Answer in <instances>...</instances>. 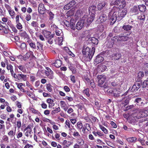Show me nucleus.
Wrapping results in <instances>:
<instances>
[{
  "label": "nucleus",
  "instance_id": "5",
  "mask_svg": "<svg viewBox=\"0 0 148 148\" xmlns=\"http://www.w3.org/2000/svg\"><path fill=\"white\" fill-rule=\"evenodd\" d=\"M42 33L44 36V37L47 38H49L50 37L53 38L54 34H51V32L45 29H43L42 31Z\"/></svg>",
  "mask_w": 148,
  "mask_h": 148
},
{
  "label": "nucleus",
  "instance_id": "19",
  "mask_svg": "<svg viewBox=\"0 0 148 148\" xmlns=\"http://www.w3.org/2000/svg\"><path fill=\"white\" fill-rule=\"evenodd\" d=\"M98 82H104L106 80V77L104 75H99L98 76Z\"/></svg>",
  "mask_w": 148,
  "mask_h": 148
},
{
  "label": "nucleus",
  "instance_id": "60",
  "mask_svg": "<svg viewBox=\"0 0 148 148\" xmlns=\"http://www.w3.org/2000/svg\"><path fill=\"white\" fill-rule=\"evenodd\" d=\"M63 41V39L62 37L58 38V44L59 45H61L62 44V42Z\"/></svg>",
  "mask_w": 148,
  "mask_h": 148
},
{
  "label": "nucleus",
  "instance_id": "16",
  "mask_svg": "<svg viewBox=\"0 0 148 148\" xmlns=\"http://www.w3.org/2000/svg\"><path fill=\"white\" fill-rule=\"evenodd\" d=\"M135 118V121H136V123L139 121L140 122H142L143 121V119H140L142 118L140 115V113L138 114L136 116H134Z\"/></svg>",
  "mask_w": 148,
  "mask_h": 148
},
{
  "label": "nucleus",
  "instance_id": "9",
  "mask_svg": "<svg viewBox=\"0 0 148 148\" xmlns=\"http://www.w3.org/2000/svg\"><path fill=\"white\" fill-rule=\"evenodd\" d=\"M96 8V7L95 5H92L90 6L88 9L89 14H90L91 13L90 15L95 16Z\"/></svg>",
  "mask_w": 148,
  "mask_h": 148
},
{
  "label": "nucleus",
  "instance_id": "41",
  "mask_svg": "<svg viewBox=\"0 0 148 148\" xmlns=\"http://www.w3.org/2000/svg\"><path fill=\"white\" fill-rule=\"evenodd\" d=\"M90 40L91 42L95 45H97L98 43V40L95 37H92L90 38Z\"/></svg>",
  "mask_w": 148,
  "mask_h": 148
},
{
  "label": "nucleus",
  "instance_id": "48",
  "mask_svg": "<svg viewBox=\"0 0 148 148\" xmlns=\"http://www.w3.org/2000/svg\"><path fill=\"white\" fill-rule=\"evenodd\" d=\"M140 115L142 117H146L147 116H148V111L147 110L144 111L141 114L140 113Z\"/></svg>",
  "mask_w": 148,
  "mask_h": 148
},
{
  "label": "nucleus",
  "instance_id": "7",
  "mask_svg": "<svg viewBox=\"0 0 148 148\" xmlns=\"http://www.w3.org/2000/svg\"><path fill=\"white\" fill-rule=\"evenodd\" d=\"M84 24V23L81 19L77 23L75 26L76 29L78 30H81L83 28Z\"/></svg>",
  "mask_w": 148,
  "mask_h": 148
},
{
  "label": "nucleus",
  "instance_id": "2",
  "mask_svg": "<svg viewBox=\"0 0 148 148\" xmlns=\"http://www.w3.org/2000/svg\"><path fill=\"white\" fill-rule=\"evenodd\" d=\"M95 16L90 14L84 15L81 18L84 23L89 25L90 24L94 19Z\"/></svg>",
  "mask_w": 148,
  "mask_h": 148
},
{
  "label": "nucleus",
  "instance_id": "12",
  "mask_svg": "<svg viewBox=\"0 0 148 148\" xmlns=\"http://www.w3.org/2000/svg\"><path fill=\"white\" fill-rule=\"evenodd\" d=\"M125 3V0H116L114 2V4L117 6H121Z\"/></svg>",
  "mask_w": 148,
  "mask_h": 148
},
{
  "label": "nucleus",
  "instance_id": "8",
  "mask_svg": "<svg viewBox=\"0 0 148 148\" xmlns=\"http://www.w3.org/2000/svg\"><path fill=\"white\" fill-rule=\"evenodd\" d=\"M18 81L21 82L22 80L26 81L27 79V75H26L23 74L21 73L18 74Z\"/></svg>",
  "mask_w": 148,
  "mask_h": 148
},
{
  "label": "nucleus",
  "instance_id": "58",
  "mask_svg": "<svg viewBox=\"0 0 148 148\" xmlns=\"http://www.w3.org/2000/svg\"><path fill=\"white\" fill-rule=\"evenodd\" d=\"M85 127L86 130L88 131H89L91 130V129L90 127V125L88 123H86L84 125Z\"/></svg>",
  "mask_w": 148,
  "mask_h": 148
},
{
  "label": "nucleus",
  "instance_id": "32",
  "mask_svg": "<svg viewBox=\"0 0 148 148\" xmlns=\"http://www.w3.org/2000/svg\"><path fill=\"white\" fill-rule=\"evenodd\" d=\"M112 41V43L113 44L115 42H116L119 41V36H115L112 38L111 39Z\"/></svg>",
  "mask_w": 148,
  "mask_h": 148
},
{
  "label": "nucleus",
  "instance_id": "13",
  "mask_svg": "<svg viewBox=\"0 0 148 148\" xmlns=\"http://www.w3.org/2000/svg\"><path fill=\"white\" fill-rule=\"evenodd\" d=\"M5 73L6 71L5 70H2L1 68H0V79L1 81H3L5 77L4 75L5 74Z\"/></svg>",
  "mask_w": 148,
  "mask_h": 148
},
{
  "label": "nucleus",
  "instance_id": "11",
  "mask_svg": "<svg viewBox=\"0 0 148 148\" xmlns=\"http://www.w3.org/2000/svg\"><path fill=\"white\" fill-rule=\"evenodd\" d=\"M107 16L105 14H102L98 19L97 21L99 23H101L105 21L107 19Z\"/></svg>",
  "mask_w": 148,
  "mask_h": 148
},
{
  "label": "nucleus",
  "instance_id": "47",
  "mask_svg": "<svg viewBox=\"0 0 148 148\" xmlns=\"http://www.w3.org/2000/svg\"><path fill=\"white\" fill-rule=\"evenodd\" d=\"M31 25L32 27L35 28L36 27H38V24L37 21H32L31 23Z\"/></svg>",
  "mask_w": 148,
  "mask_h": 148
},
{
  "label": "nucleus",
  "instance_id": "49",
  "mask_svg": "<svg viewBox=\"0 0 148 148\" xmlns=\"http://www.w3.org/2000/svg\"><path fill=\"white\" fill-rule=\"evenodd\" d=\"M47 12L49 16V19L50 20H52L54 18V14L51 12L49 10L47 11Z\"/></svg>",
  "mask_w": 148,
  "mask_h": 148
},
{
  "label": "nucleus",
  "instance_id": "38",
  "mask_svg": "<svg viewBox=\"0 0 148 148\" xmlns=\"http://www.w3.org/2000/svg\"><path fill=\"white\" fill-rule=\"evenodd\" d=\"M17 67L18 69L22 71L23 73H25L26 71V70L24 66L21 65H17Z\"/></svg>",
  "mask_w": 148,
  "mask_h": 148
},
{
  "label": "nucleus",
  "instance_id": "50",
  "mask_svg": "<svg viewBox=\"0 0 148 148\" xmlns=\"http://www.w3.org/2000/svg\"><path fill=\"white\" fill-rule=\"evenodd\" d=\"M46 87L47 90L50 92L52 91V86L49 84H46Z\"/></svg>",
  "mask_w": 148,
  "mask_h": 148
},
{
  "label": "nucleus",
  "instance_id": "35",
  "mask_svg": "<svg viewBox=\"0 0 148 148\" xmlns=\"http://www.w3.org/2000/svg\"><path fill=\"white\" fill-rule=\"evenodd\" d=\"M121 56V54L120 53H116L112 56L113 58L115 60H118L120 59Z\"/></svg>",
  "mask_w": 148,
  "mask_h": 148
},
{
  "label": "nucleus",
  "instance_id": "40",
  "mask_svg": "<svg viewBox=\"0 0 148 148\" xmlns=\"http://www.w3.org/2000/svg\"><path fill=\"white\" fill-rule=\"evenodd\" d=\"M124 99L125 100L124 101V102H123L124 106H125L128 104L129 100H130V98L129 96H128L127 97H125V98Z\"/></svg>",
  "mask_w": 148,
  "mask_h": 148
},
{
  "label": "nucleus",
  "instance_id": "55",
  "mask_svg": "<svg viewBox=\"0 0 148 148\" xmlns=\"http://www.w3.org/2000/svg\"><path fill=\"white\" fill-rule=\"evenodd\" d=\"M3 140L7 143L9 142V138L6 135L3 136L2 138Z\"/></svg>",
  "mask_w": 148,
  "mask_h": 148
},
{
  "label": "nucleus",
  "instance_id": "42",
  "mask_svg": "<svg viewBox=\"0 0 148 148\" xmlns=\"http://www.w3.org/2000/svg\"><path fill=\"white\" fill-rule=\"evenodd\" d=\"M62 144L63 145L66 146L67 147H68L71 144V143L69 141H67L66 140H64L62 142Z\"/></svg>",
  "mask_w": 148,
  "mask_h": 148
},
{
  "label": "nucleus",
  "instance_id": "25",
  "mask_svg": "<svg viewBox=\"0 0 148 148\" xmlns=\"http://www.w3.org/2000/svg\"><path fill=\"white\" fill-rule=\"evenodd\" d=\"M104 82H98V85L99 86L104 88H108L109 86L108 84L107 83H105L104 84H103Z\"/></svg>",
  "mask_w": 148,
  "mask_h": 148
},
{
  "label": "nucleus",
  "instance_id": "20",
  "mask_svg": "<svg viewBox=\"0 0 148 148\" xmlns=\"http://www.w3.org/2000/svg\"><path fill=\"white\" fill-rule=\"evenodd\" d=\"M106 4V3L104 1L101 3H99L97 5L98 9L99 10H101L104 7Z\"/></svg>",
  "mask_w": 148,
  "mask_h": 148
},
{
  "label": "nucleus",
  "instance_id": "53",
  "mask_svg": "<svg viewBox=\"0 0 148 148\" xmlns=\"http://www.w3.org/2000/svg\"><path fill=\"white\" fill-rule=\"evenodd\" d=\"M77 128L79 130H81L83 127V125L82 123L80 122H78L77 123Z\"/></svg>",
  "mask_w": 148,
  "mask_h": 148
},
{
  "label": "nucleus",
  "instance_id": "23",
  "mask_svg": "<svg viewBox=\"0 0 148 148\" xmlns=\"http://www.w3.org/2000/svg\"><path fill=\"white\" fill-rule=\"evenodd\" d=\"M73 130L71 131V133H73V135L75 138L79 137H81L80 135L79 134V132L77 131L75 129H73Z\"/></svg>",
  "mask_w": 148,
  "mask_h": 148
},
{
  "label": "nucleus",
  "instance_id": "1",
  "mask_svg": "<svg viewBox=\"0 0 148 148\" xmlns=\"http://www.w3.org/2000/svg\"><path fill=\"white\" fill-rule=\"evenodd\" d=\"M95 51V48L94 47H92L90 51V48L88 47H84L82 50V53L84 57L85 58L88 57L89 60H91L94 55Z\"/></svg>",
  "mask_w": 148,
  "mask_h": 148
},
{
  "label": "nucleus",
  "instance_id": "31",
  "mask_svg": "<svg viewBox=\"0 0 148 148\" xmlns=\"http://www.w3.org/2000/svg\"><path fill=\"white\" fill-rule=\"evenodd\" d=\"M62 62L61 60H56L55 62L54 63V66L57 68H58L61 66Z\"/></svg>",
  "mask_w": 148,
  "mask_h": 148
},
{
  "label": "nucleus",
  "instance_id": "57",
  "mask_svg": "<svg viewBox=\"0 0 148 148\" xmlns=\"http://www.w3.org/2000/svg\"><path fill=\"white\" fill-rule=\"evenodd\" d=\"M76 22L70 23V26L71 28L72 29L74 30L75 29V25Z\"/></svg>",
  "mask_w": 148,
  "mask_h": 148
},
{
  "label": "nucleus",
  "instance_id": "39",
  "mask_svg": "<svg viewBox=\"0 0 148 148\" xmlns=\"http://www.w3.org/2000/svg\"><path fill=\"white\" fill-rule=\"evenodd\" d=\"M119 36V41H127L129 39V38L126 36H124L122 35Z\"/></svg>",
  "mask_w": 148,
  "mask_h": 148
},
{
  "label": "nucleus",
  "instance_id": "44",
  "mask_svg": "<svg viewBox=\"0 0 148 148\" xmlns=\"http://www.w3.org/2000/svg\"><path fill=\"white\" fill-rule=\"evenodd\" d=\"M74 14V11L73 10H70L66 13V16L68 18L71 17Z\"/></svg>",
  "mask_w": 148,
  "mask_h": 148
},
{
  "label": "nucleus",
  "instance_id": "26",
  "mask_svg": "<svg viewBox=\"0 0 148 148\" xmlns=\"http://www.w3.org/2000/svg\"><path fill=\"white\" fill-rule=\"evenodd\" d=\"M127 141L130 143H135L136 142L137 138L135 137H131L126 139Z\"/></svg>",
  "mask_w": 148,
  "mask_h": 148
},
{
  "label": "nucleus",
  "instance_id": "4",
  "mask_svg": "<svg viewBox=\"0 0 148 148\" xmlns=\"http://www.w3.org/2000/svg\"><path fill=\"white\" fill-rule=\"evenodd\" d=\"M32 126L30 125H28L24 129V132L26 131L25 133V136L27 137H29L30 138H32L33 134V132H32Z\"/></svg>",
  "mask_w": 148,
  "mask_h": 148
},
{
  "label": "nucleus",
  "instance_id": "46",
  "mask_svg": "<svg viewBox=\"0 0 148 148\" xmlns=\"http://www.w3.org/2000/svg\"><path fill=\"white\" fill-rule=\"evenodd\" d=\"M135 101L138 103L137 105L139 106L141 105L143 103L141 98H138L136 99Z\"/></svg>",
  "mask_w": 148,
  "mask_h": 148
},
{
  "label": "nucleus",
  "instance_id": "54",
  "mask_svg": "<svg viewBox=\"0 0 148 148\" xmlns=\"http://www.w3.org/2000/svg\"><path fill=\"white\" fill-rule=\"evenodd\" d=\"M148 86V78H147L146 80L144 81L143 82V87L145 88Z\"/></svg>",
  "mask_w": 148,
  "mask_h": 148
},
{
  "label": "nucleus",
  "instance_id": "27",
  "mask_svg": "<svg viewBox=\"0 0 148 148\" xmlns=\"http://www.w3.org/2000/svg\"><path fill=\"white\" fill-rule=\"evenodd\" d=\"M77 143L81 145L82 147H84V141L83 139L80 138H78L77 140Z\"/></svg>",
  "mask_w": 148,
  "mask_h": 148
},
{
  "label": "nucleus",
  "instance_id": "36",
  "mask_svg": "<svg viewBox=\"0 0 148 148\" xmlns=\"http://www.w3.org/2000/svg\"><path fill=\"white\" fill-rule=\"evenodd\" d=\"M98 69L101 72H103L106 69L107 67L105 65L100 64L99 65Z\"/></svg>",
  "mask_w": 148,
  "mask_h": 148
},
{
  "label": "nucleus",
  "instance_id": "43",
  "mask_svg": "<svg viewBox=\"0 0 148 148\" xmlns=\"http://www.w3.org/2000/svg\"><path fill=\"white\" fill-rule=\"evenodd\" d=\"M138 18L140 20H144L145 18V16L144 13H140V14L138 16Z\"/></svg>",
  "mask_w": 148,
  "mask_h": 148
},
{
  "label": "nucleus",
  "instance_id": "62",
  "mask_svg": "<svg viewBox=\"0 0 148 148\" xmlns=\"http://www.w3.org/2000/svg\"><path fill=\"white\" fill-rule=\"evenodd\" d=\"M29 45L31 48L34 49H36V47L35 43L32 42V43H30Z\"/></svg>",
  "mask_w": 148,
  "mask_h": 148
},
{
  "label": "nucleus",
  "instance_id": "6",
  "mask_svg": "<svg viewBox=\"0 0 148 148\" xmlns=\"http://www.w3.org/2000/svg\"><path fill=\"white\" fill-rule=\"evenodd\" d=\"M118 12V15L119 18L118 19V20H121L127 14V10L125 9H123L121 10H119Z\"/></svg>",
  "mask_w": 148,
  "mask_h": 148
},
{
  "label": "nucleus",
  "instance_id": "34",
  "mask_svg": "<svg viewBox=\"0 0 148 148\" xmlns=\"http://www.w3.org/2000/svg\"><path fill=\"white\" fill-rule=\"evenodd\" d=\"M26 93L27 95L30 98H32L33 100H35V96L32 92L30 91H27Z\"/></svg>",
  "mask_w": 148,
  "mask_h": 148
},
{
  "label": "nucleus",
  "instance_id": "30",
  "mask_svg": "<svg viewBox=\"0 0 148 148\" xmlns=\"http://www.w3.org/2000/svg\"><path fill=\"white\" fill-rule=\"evenodd\" d=\"M35 34L36 37L38 38L40 40L42 41H45V39L44 36L38 32H36Z\"/></svg>",
  "mask_w": 148,
  "mask_h": 148
},
{
  "label": "nucleus",
  "instance_id": "14",
  "mask_svg": "<svg viewBox=\"0 0 148 148\" xmlns=\"http://www.w3.org/2000/svg\"><path fill=\"white\" fill-rule=\"evenodd\" d=\"M104 58L100 56H97L96 57V58L95 59L94 62L97 64H98L102 62Z\"/></svg>",
  "mask_w": 148,
  "mask_h": 148
},
{
  "label": "nucleus",
  "instance_id": "29",
  "mask_svg": "<svg viewBox=\"0 0 148 148\" xmlns=\"http://www.w3.org/2000/svg\"><path fill=\"white\" fill-rule=\"evenodd\" d=\"M6 68L8 70L10 71V73L14 71L13 66L11 64H9V63L6 64Z\"/></svg>",
  "mask_w": 148,
  "mask_h": 148
},
{
  "label": "nucleus",
  "instance_id": "61",
  "mask_svg": "<svg viewBox=\"0 0 148 148\" xmlns=\"http://www.w3.org/2000/svg\"><path fill=\"white\" fill-rule=\"evenodd\" d=\"M71 8L70 5L69 3L65 5L63 8L65 10H68Z\"/></svg>",
  "mask_w": 148,
  "mask_h": 148
},
{
  "label": "nucleus",
  "instance_id": "21",
  "mask_svg": "<svg viewBox=\"0 0 148 148\" xmlns=\"http://www.w3.org/2000/svg\"><path fill=\"white\" fill-rule=\"evenodd\" d=\"M114 97H118L120 96V92L118 91L116 89H114L112 92Z\"/></svg>",
  "mask_w": 148,
  "mask_h": 148
},
{
  "label": "nucleus",
  "instance_id": "64",
  "mask_svg": "<svg viewBox=\"0 0 148 148\" xmlns=\"http://www.w3.org/2000/svg\"><path fill=\"white\" fill-rule=\"evenodd\" d=\"M73 148H84L77 143H75L73 146Z\"/></svg>",
  "mask_w": 148,
  "mask_h": 148
},
{
  "label": "nucleus",
  "instance_id": "10",
  "mask_svg": "<svg viewBox=\"0 0 148 148\" xmlns=\"http://www.w3.org/2000/svg\"><path fill=\"white\" fill-rule=\"evenodd\" d=\"M45 8L44 4L40 3L38 5V12L41 14H44L45 12Z\"/></svg>",
  "mask_w": 148,
  "mask_h": 148
},
{
  "label": "nucleus",
  "instance_id": "56",
  "mask_svg": "<svg viewBox=\"0 0 148 148\" xmlns=\"http://www.w3.org/2000/svg\"><path fill=\"white\" fill-rule=\"evenodd\" d=\"M37 47L38 49H39L40 48L42 49L43 48V45L39 42H37Z\"/></svg>",
  "mask_w": 148,
  "mask_h": 148
},
{
  "label": "nucleus",
  "instance_id": "63",
  "mask_svg": "<svg viewBox=\"0 0 148 148\" xmlns=\"http://www.w3.org/2000/svg\"><path fill=\"white\" fill-rule=\"evenodd\" d=\"M9 13L11 16H13L15 14V12L14 10L10 9L8 11Z\"/></svg>",
  "mask_w": 148,
  "mask_h": 148
},
{
  "label": "nucleus",
  "instance_id": "51",
  "mask_svg": "<svg viewBox=\"0 0 148 148\" xmlns=\"http://www.w3.org/2000/svg\"><path fill=\"white\" fill-rule=\"evenodd\" d=\"M8 135L10 136V137H12L15 134V132H14L13 130H11L9 131L8 133Z\"/></svg>",
  "mask_w": 148,
  "mask_h": 148
},
{
  "label": "nucleus",
  "instance_id": "3",
  "mask_svg": "<svg viewBox=\"0 0 148 148\" xmlns=\"http://www.w3.org/2000/svg\"><path fill=\"white\" fill-rule=\"evenodd\" d=\"M118 12H114L112 11L109 12L108 14V16L109 19L111 20V23L113 24L115 23L116 21H119L120 20H118V18H119L118 15Z\"/></svg>",
  "mask_w": 148,
  "mask_h": 148
},
{
  "label": "nucleus",
  "instance_id": "15",
  "mask_svg": "<svg viewBox=\"0 0 148 148\" xmlns=\"http://www.w3.org/2000/svg\"><path fill=\"white\" fill-rule=\"evenodd\" d=\"M16 44L17 46L22 49H25L26 47V44L24 42H21L17 41L16 42Z\"/></svg>",
  "mask_w": 148,
  "mask_h": 148
},
{
  "label": "nucleus",
  "instance_id": "18",
  "mask_svg": "<svg viewBox=\"0 0 148 148\" xmlns=\"http://www.w3.org/2000/svg\"><path fill=\"white\" fill-rule=\"evenodd\" d=\"M47 102L49 104V107L51 108L54 105V101L53 100L51 99H48L46 100Z\"/></svg>",
  "mask_w": 148,
  "mask_h": 148
},
{
  "label": "nucleus",
  "instance_id": "24",
  "mask_svg": "<svg viewBox=\"0 0 148 148\" xmlns=\"http://www.w3.org/2000/svg\"><path fill=\"white\" fill-rule=\"evenodd\" d=\"M82 13V11L80 10H78L76 12L74 16L76 20L78 19L81 16Z\"/></svg>",
  "mask_w": 148,
  "mask_h": 148
},
{
  "label": "nucleus",
  "instance_id": "22",
  "mask_svg": "<svg viewBox=\"0 0 148 148\" xmlns=\"http://www.w3.org/2000/svg\"><path fill=\"white\" fill-rule=\"evenodd\" d=\"M19 34L21 36L23 37L24 38H28L29 37L28 35L26 32L23 31L22 30L20 31Z\"/></svg>",
  "mask_w": 148,
  "mask_h": 148
},
{
  "label": "nucleus",
  "instance_id": "17",
  "mask_svg": "<svg viewBox=\"0 0 148 148\" xmlns=\"http://www.w3.org/2000/svg\"><path fill=\"white\" fill-rule=\"evenodd\" d=\"M140 85L138 84H134L131 89V91L132 92H136L140 88Z\"/></svg>",
  "mask_w": 148,
  "mask_h": 148
},
{
  "label": "nucleus",
  "instance_id": "28",
  "mask_svg": "<svg viewBox=\"0 0 148 148\" xmlns=\"http://www.w3.org/2000/svg\"><path fill=\"white\" fill-rule=\"evenodd\" d=\"M129 122L131 123V124L135 125L137 123L135 121V118L134 117V116H132L131 117H130L129 118Z\"/></svg>",
  "mask_w": 148,
  "mask_h": 148
},
{
  "label": "nucleus",
  "instance_id": "52",
  "mask_svg": "<svg viewBox=\"0 0 148 148\" xmlns=\"http://www.w3.org/2000/svg\"><path fill=\"white\" fill-rule=\"evenodd\" d=\"M16 136V138L18 139H19L21 138L23 136V134L22 132L18 131L17 133Z\"/></svg>",
  "mask_w": 148,
  "mask_h": 148
},
{
  "label": "nucleus",
  "instance_id": "33",
  "mask_svg": "<svg viewBox=\"0 0 148 148\" xmlns=\"http://www.w3.org/2000/svg\"><path fill=\"white\" fill-rule=\"evenodd\" d=\"M138 8L139 10L143 12L145 11L146 10V6L143 5H138Z\"/></svg>",
  "mask_w": 148,
  "mask_h": 148
},
{
  "label": "nucleus",
  "instance_id": "59",
  "mask_svg": "<svg viewBox=\"0 0 148 148\" xmlns=\"http://www.w3.org/2000/svg\"><path fill=\"white\" fill-rule=\"evenodd\" d=\"M144 74L143 72L140 71L138 73V77L140 79L141 78L144 76Z\"/></svg>",
  "mask_w": 148,
  "mask_h": 148
},
{
  "label": "nucleus",
  "instance_id": "45",
  "mask_svg": "<svg viewBox=\"0 0 148 148\" xmlns=\"http://www.w3.org/2000/svg\"><path fill=\"white\" fill-rule=\"evenodd\" d=\"M99 126L100 129L103 131L105 134L108 133V130L103 126L101 125H99Z\"/></svg>",
  "mask_w": 148,
  "mask_h": 148
},
{
  "label": "nucleus",
  "instance_id": "37",
  "mask_svg": "<svg viewBox=\"0 0 148 148\" xmlns=\"http://www.w3.org/2000/svg\"><path fill=\"white\" fill-rule=\"evenodd\" d=\"M132 27L129 25H124L123 26L122 28L124 30L126 31H128L130 30L132 28Z\"/></svg>",
  "mask_w": 148,
  "mask_h": 148
}]
</instances>
